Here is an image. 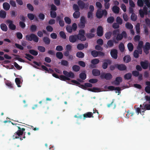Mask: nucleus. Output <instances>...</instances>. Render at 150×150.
Segmentation results:
<instances>
[{"label":"nucleus","instance_id":"obj_1","mask_svg":"<svg viewBox=\"0 0 150 150\" xmlns=\"http://www.w3.org/2000/svg\"><path fill=\"white\" fill-rule=\"evenodd\" d=\"M25 38L26 40L27 41H31L33 40L36 42H38L39 40V38L38 36L33 33L27 35L25 36Z\"/></svg>","mask_w":150,"mask_h":150},{"label":"nucleus","instance_id":"obj_2","mask_svg":"<svg viewBox=\"0 0 150 150\" xmlns=\"http://www.w3.org/2000/svg\"><path fill=\"white\" fill-rule=\"evenodd\" d=\"M85 31L83 29H81L79 30V33L76 35L78 40H80L81 41H84L86 40V38L85 36Z\"/></svg>","mask_w":150,"mask_h":150},{"label":"nucleus","instance_id":"obj_3","mask_svg":"<svg viewBox=\"0 0 150 150\" xmlns=\"http://www.w3.org/2000/svg\"><path fill=\"white\" fill-rule=\"evenodd\" d=\"M77 4L79 8L81 9L84 8L87 9L88 7L89 4L88 2L85 3L81 0H79L77 2Z\"/></svg>","mask_w":150,"mask_h":150},{"label":"nucleus","instance_id":"obj_4","mask_svg":"<svg viewBox=\"0 0 150 150\" xmlns=\"http://www.w3.org/2000/svg\"><path fill=\"white\" fill-rule=\"evenodd\" d=\"M25 131V129L24 128H22L21 130H18L14 133L13 136V138L14 139L19 138V137L23 135V132Z\"/></svg>","mask_w":150,"mask_h":150},{"label":"nucleus","instance_id":"obj_5","mask_svg":"<svg viewBox=\"0 0 150 150\" xmlns=\"http://www.w3.org/2000/svg\"><path fill=\"white\" fill-rule=\"evenodd\" d=\"M127 37V33L125 31H123L121 33H119L118 34L115 38V39L118 42L119 41H121L123 37L126 38Z\"/></svg>","mask_w":150,"mask_h":150},{"label":"nucleus","instance_id":"obj_6","mask_svg":"<svg viewBox=\"0 0 150 150\" xmlns=\"http://www.w3.org/2000/svg\"><path fill=\"white\" fill-rule=\"evenodd\" d=\"M100 77L102 79H104L106 80H110L112 78V74L109 73H102L100 76Z\"/></svg>","mask_w":150,"mask_h":150},{"label":"nucleus","instance_id":"obj_7","mask_svg":"<svg viewBox=\"0 0 150 150\" xmlns=\"http://www.w3.org/2000/svg\"><path fill=\"white\" fill-rule=\"evenodd\" d=\"M86 22V20L84 16H82L80 18V22L78 24V26L81 28L85 27Z\"/></svg>","mask_w":150,"mask_h":150},{"label":"nucleus","instance_id":"obj_8","mask_svg":"<svg viewBox=\"0 0 150 150\" xmlns=\"http://www.w3.org/2000/svg\"><path fill=\"white\" fill-rule=\"evenodd\" d=\"M6 23L9 24L8 27L10 30H15L16 29V26L13 24V21L10 20H8L6 21Z\"/></svg>","mask_w":150,"mask_h":150},{"label":"nucleus","instance_id":"obj_9","mask_svg":"<svg viewBox=\"0 0 150 150\" xmlns=\"http://www.w3.org/2000/svg\"><path fill=\"white\" fill-rule=\"evenodd\" d=\"M150 49V44L149 42H146L143 48L144 52L146 55L149 53V50Z\"/></svg>","mask_w":150,"mask_h":150},{"label":"nucleus","instance_id":"obj_10","mask_svg":"<svg viewBox=\"0 0 150 150\" xmlns=\"http://www.w3.org/2000/svg\"><path fill=\"white\" fill-rule=\"evenodd\" d=\"M63 74L67 76V77L69 78H74L75 77V75L71 71L68 72L66 71H63Z\"/></svg>","mask_w":150,"mask_h":150},{"label":"nucleus","instance_id":"obj_11","mask_svg":"<svg viewBox=\"0 0 150 150\" xmlns=\"http://www.w3.org/2000/svg\"><path fill=\"white\" fill-rule=\"evenodd\" d=\"M116 67L120 71H125L127 69L126 66L124 64H115Z\"/></svg>","mask_w":150,"mask_h":150},{"label":"nucleus","instance_id":"obj_12","mask_svg":"<svg viewBox=\"0 0 150 150\" xmlns=\"http://www.w3.org/2000/svg\"><path fill=\"white\" fill-rule=\"evenodd\" d=\"M104 62H103L102 67L103 69H105L107 68L108 64H110L112 63L111 60L108 59H105Z\"/></svg>","mask_w":150,"mask_h":150},{"label":"nucleus","instance_id":"obj_13","mask_svg":"<svg viewBox=\"0 0 150 150\" xmlns=\"http://www.w3.org/2000/svg\"><path fill=\"white\" fill-rule=\"evenodd\" d=\"M97 35L99 37H101L103 34V28L101 26L98 27L97 30Z\"/></svg>","mask_w":150,"mask_h":150},{"label":"nucleus","instance_id":"obj_14","mask_svg":"<svg viewBox=\"0 0 150 150\" xmlns=\"http://www.w3.org/2000/svg\"><path fill=\"white\" fill-rule=\"evenodd\" d=\"M120 33V30L118 29H115L112 32V35L113 36V41L115 43H117L118 42L116 41V40L115 39V38L116 37V35H117L119 33Z\"/></svg>","mask_w":150,"mask_h":150},{"label":"nucleus","instance_id":"obj_15","mask_svg":"<svg viewBox=\"0 0 150 150\" xmlns=\"http://www.w3.org/2000/svg\"><path fill=\"white\" fill-rule=\"evenodd\" d=\"M111 57L115 59H116L117 57V51L116 49H112L111 50L110 52Z\"/></svg>","mask_w":150,"mask_h":150},{"label":"nucleus","instance_id":"obj_16","mask_svg":"<svg viewBox=\"0 0 150 150\" xmlns=\"http://www.w3.org/2000/svg\"><path fill=\"white\" fill-rule=\"evenodd\" d=\"M77 40L76 35H71L69 37V40L71 43H74L76 42Z\"/></svg>","mask_w":150,"mask_h":150},{"label":"nucleus","instance_id":"obj_17","mask_svg":"<svg viewBox=\"0 0 150 150\" xmlns=\"http://www.w3.org/2000/svg\"><path fill=\"white\" fill-rule=\"evenodd\" d=\"M140 64L141 66L144 69H147L149 67V63L147 61H141Z\"/></svg>","mask_w":150,"mask_h":150},{"label":"nucleus","instance_id":"obj_18","mask_svg":"<svg viewBox=\"0 0 150 150\" xmlns=\"http://www.w3.org/2000/svg\"><path fill=\"white\" fill-rule=\"evenodd\" d=\"M143 42L142 41H140L139 42L138 47L137 49L139 52L140 54H142V48L143 47Z\"/></svg>","mask_w":150,"mask_h":150},{"label":"nucleus","instance_id":"obj_19","mask_svg":"<svg viewBox=\"0 0 150 150\" xmlns=\"http://www.w3.org/2000/svg\"><path fill=\"white\" fill-rule=\"evenodd\" d=\"M92 74L94 76H98L100 74V71L97 69H93L92 71Z\"/></svg>","mask_w":150,"mask_h":150},{"label":"nucleus","instance_id":"obj_20","mask_svg":"<svg viewBox=\"0 0 150 150\" xmlns=\"http://www.w3.org/2000/svg\"><path fill=\"white\" fill-rule=\"evenodd\" d=\"M93 113L91 112H87V113L83 115V119L84 120L86 117H93Z\"/></svg>","mask_w":150,"mask_h":150},{"label":"nucleus","instance_id":"obj_21","mask_svg":"<svg viewBox=\"0 0 150 150\" xmlns=\"http://www.w3.org/2000/svg\"><path fill=\"white\" fill-rule=\"evenodd\" d=\"M122 81V77H117L115 78V81H114L115 84L116 85H119L120 83Z\"/></svg>","mask_w":150,"mask_h":150},{"label":"nucleus","instance_id":"obj_22","mask_svg":"<svg viewBox=\"0 0 150 150\" xmlns=\"http://www.w3.org/2000/svg\"><path fill=\"white\" fill-rule=\"evenodd\" d=\"M120 8L117 6H114L112 8L113 12L115 13L118 14L119 13Z\"/></svg>","mask_w":150,"mask_h":150},{"label":"nucleus","instance_id":"obj_23","mask_svg":"<svg viewBox=\"0 0 150 150\" xmlns=\"http://www.w3.org/2000/svg\"><path fill=\"white\" fill-rule=\"evenodd\" d=\"M43 42L45 43V44L48 45L50 43V39L47 37H44L43 38Z\"/></svg>","mask_w":150,"mask_h":150},{"label":"nucleus","instance_id":"obj_24","mask_svg":"<svg viewBox=\"0 0 150 150\" xmlns=\"http://www.w3.org/2000/svg\"><path fill=\"white\" fill-rule=\"evenodd\" d=\"M0 27L1 29L5 32H6L8 30V27L7 25L5 24L2 23L0 25Z\"/></svg>","mask_w":150,"mask_h":150},{"label":"nucleus","instance_id":"obj_25","mask_svg":"<svg viewBox=\"0 0 150 150\" xmlns=\"http://www.w3.org/2000/svg\"><path fill=\"white\" fill-rule=\"evenodd\" d=\"M3 8L6 11L9 10L10 6L8 3L7 2H4L3 4Z\"/></svg>","mask_w":150,"mask_h":150},{"label":"nucleus","instance_id":"obj_26","mask_svg":"<svg viewBox=\"0 0 150 150\" xmlns=\"http://www.w3.org/2000/svg\"><path fill=\"white\" fill-rule=\"evenodd\" d=\"M119 49L121 52H123L124 51L125 49V46L123 43L121 42L119 45Z\"/></svg>","mask_w":150,"mask_h":150},{"label":"nucleus","instance_id":"obj_27","mask_svg":"<svg viewBox=\"0 0 150 150\" xmlns=\"http://www.w3.org/2000/svg\"><path fill=\"white\" fill-rule=\"evenodd\" d=\"M96 15L97 17L98 18H102L103 16L102 11L98 10L96 13Z\"/></svg>","mask_w":150,"mask_h":150},{"label":"nucleus","instance_id":"obj_28","mask_svg":"<svg viewBox=\"0 0 150 150\" xmlns=\"http://www.w3.org/2000/svg\"><path fill=\"white\" fill-rule=\"evenodd\" d=\"M6 15V12L3 10L0 11V17L2 18H5Z\"/></svg>","mask_w":150,"mask_h":150},{"label":"nucleus","instance_id":"obj_29","mask_svg":"<svg viewBox=\"0 0 150 150\" xmlns=\"http://www.w3.org/2000/svg\"><path fill=\"white\" fill-rule=\"evenodd\" d=\"M59 79L61 80L64 81H66V80H70V78L67 77V76H65V75L64 76L62 75H60L59 76Z\"/></svg>","mask_w":150,"mask_h":150},{"label":"nucleus","instance_id":"obj_30","mask_svg":"<svg viewBox=\"0 0 150 150\" xmlns=\"http://www.w3.org/2000/svg\"><path fill=\"white\" fill-rule=\"evenodd\" d=\"M25 55L26 56L25 58L29 61H31V59H33L34 58L33 56L29 54L26 53Z\"/></svg>","mask_w":150,"mask_h":150},{"label":"nucleus","instance_id":"obj_31","mask_svg":"<svg viewBox=\"0 0 150 150\" xmlns=\"http://www.w3.org/2000/svg\"><path fill=\"white\" fill-rule=\"evenodd\" d=\"M80 15V13L79 11H75L73 14V16L75 18H79Z\"/></svg>","mask_w":150,"mask_h":150},{"label":"nucleus","instance_id":"obj_32","mask_svg":"<svg viewBox=\"0 0 150 150\" xmlns=\"http://www.w3.org/2000/svg\"><path fill=\"white\" fill-rule=\"evenodd\" d=\"M132 77V74L131 73H128L125 74L124 76V78L126 80L130 79Z\"/></svg>","mask_w":150,"mask_h":150},{"label":"nucleus","instance_id":"obj_33","mask_svg":"<svg viewBox=\"0 0 150 150\" xmlns=\"http://www.w3.org/2000/svg\"><path fill=\"white\" fill-rule=\"evenodd\" d=\"M37 49L41 52H44L46 50L45 48L42 46H38Z\"/></svg>","mask_w":150,"mask_h":150},{"label":"nucleus","instance_id":"obj_34","mask_svg":"<svg viewBox=\"0 0 150 150\" xmlns=\"http://www.w3.org/2000/svg\"><path fill=\"white\" fill-rule=\"evenodd\" d=\"M79 78L83 80L85 79L86 78V75L85 72H82L79 74Z\"/></svg>","mask_w":150,"mask_h":150},{"label":"nucleus","instance_id":"obj_35","mask_svg":"<svg viewBox=\"0 0 150 150\" xmlns=\"http://www.w3.org/2000/svg\"><path fill=\"white\" fill-rule=\"evenodd\" d=\"M77 48L79 50H82L85 47L84 45L82 43H79L77 45Z\"/></svg>","mask_w":150,"mask_h":150},{"label":"nucleus","instance_id":"obj_36","mask_svg":"<svg viewBox=\"0 0 150 150\" xmlns=\"http://www.w3.org/2000/svg\"><path fill=\"white\" fill-rule=\"evenodd\" d=\"M127 47L129 51L131 52L133 51L134 47L132 43H129L127 45Z\"/></svg>","mask_w":150,"mask_h":150},{"label":"nucleus","instance_id":"obj_37","mask_svg":"<svg viewBox=\"0 0 150 150\" xmlns=\"http://www.w3.org/2000/svg\"><path fill=\"white\" fill-rule=\"evenodd\" d=\"M29 51V53L33 55L37 56L38 54V51L34 50H30Z\"/></svg>","mask_w":150,"mask_h":150},{"label":"nucleus","instance_id":"obj_38","mask_svg":"<svg viewBox=\"0 0 150 150\" xmlns=\"http://www.w3.org/2000/svg\"><path fill=\"white\" fill-rule=\"evenodd\" d=\"M84 56V54L82 52H78L76 53V56L79 58H83Z\"/></svg>","mask_w":150,"mask_h":150},{"label":"nucleus","instance_id":"obj_39","mask_svg":"<svg viewBox=\"0 0 150 150\" xmlns=\"http://www.w3.org/2000/svg\"><path fill=\"white\" fill-rule=\"evenodd\" d=\"M37 26L35 25H32L30 27V30L32 32H35L37 30Z\"/></svg>","mask_w":150,"mask_h":150},{"label":"nucleus","instance_id":"obj_40","mask_svg":"<svg viewBox=\"0 0 150 150\" xmlns=\"http://www.w3.org/2000/svg\"><path fill=\"white\" fill-rule=\"evenodd\" d=\"M72 69L74 71L78 72L79 71L80 67L79 66L74 65L72 67Z\"/></svg>","mask_w":150,"mask_h":150},{"label":"nucleus","instance_id":"obj_41","mask_svg":"<svg viewBox=\"0 0 150 150\" xmlns=\"http://www.w3.org/2000/svg\"><path fill=\"white\" fill-rule=\"evenodd\" d=\"M112 33L110 31L106 32L105 34V38L107 39H109L111 37Z\"/></svg>","mask_w":150,"mask_h":150},{"label":"nucleus","instance_id":"obj_42","mask_svg":"<svg viewBox=\"0 0 150 150\" xmlns=\"http://www.w3.org/2000/svg\"><path fill=\"white\" fill-rule=\"evenodd\" d=\"M139 54H140V53L139 50H135L134 52L133 56L134 57L138 58L139 57Z\"/></svg>","mask_w":150,"mask_h":150},{"label":"nucleus","instance_id":"obj_43","mask_svg":"<svg viewBox=\"0 0 150 150\" xmlns=\"http://www.w3.org/2000/svg\"><path fill=\"white\" fill-rule=\"evenodd\" d=\"M123 60L125 62H128L131 60L130 57L129 56L127 55L125 56L123 58Z\"/></svg>","mask_w":150,"mask_h":150},{"label":"nucleus","instance_id":"obj_44","mask_svg":"<svg viewBox=\"0 0 150 150\" xmlns=\"http://www.w3.org/2000/svg\"><path fill=\"white\" fill-rule=\"evenodd\" d=\"M116 21L119 25H122V20L120 16H117L116 18Z\"/></svg>","mask_w":150,"mask_h":150},{"label":"nucleus","instance_id":"obj_45","mask_svg":"<svg viewBox=\"0 0 150 150\" xmlns=\"http://www.w3.org/2000/svg\"><path fill=\"white\" fill-rule=\"evenodd\" d=\"M56 57L59 59H61L63 57V54L61 52H57L56 54Z\"/></svg>","mask_w":150,"mask_h":150},{"label":"nucleus","instance_id":"obj_46","mask_svg":"<svg viewBox=\"0 0 150 150\" xmlns=\"http://www.w3.org/2000/svg\"><path fill=\"white\" fill-rule=\"evenodd\" d=\"M15 81L18 87H20L21 86L20 85L21 82L20 81V79L19 78H16L15 79Z\"/></svg>","mask_w":150,"mask_h":150},{"label":"nucleus","instance_id":"obj_47","mask_svg":"<svg viewBox=\"0 0 150 150\" xmlns=\"http://www.w3.org/2000/svg\"><path fill=\"white\" fill-rule=\"evenodd\" d=\"M91 54L94 57H96L98 56V51L93 50L91 52Z\"/></svg>","mask_w":150,"mask_h":150},{"label":"nucleus","instance_id":"obj_48","mask_svg":"<svg viewBox=\"0 0 150 150\" xmlns=\"http://www.w3.org/2000/svg\"><path fill=\"white\" fill-rule=\"evenodd\" d=\"M65 22L66 24H70L71 23V19L67 16H66L64 18Z\"/></svg>","mask_w":150,"mask_h":150},{"label":"nucleus","instance_id":"obj_49","mask_svg":"<svg viewBox=\"0 0 150 150\" xmlns=\"http://www.w3.org/2000/svg\"><path fill=\"white\" fill-rule=\"evenodd\" d=\"M59 34L60 35V36L62 38L64 39H66V38L67 36L66 35L64 32L62 31L60 32H59Z\"/></svg>","mask_w":150,"mask_h":150},{"label":"nucleus","instance_id":"obj_50","mask_svg":"<svg viewBox=\"0 0 150 150\" xmlns=\"http://www.w3.org/2000/svg\"><path fill=\"white\" fill-rule=\"evenodd\" d=\"M61 64L62 65L67 67L68 65L69 62L66 60H62L61 61Z\"/></svg>","mask_w":150,"mask_h":150},{"label":"nucleus","instance_id":"obj_51","mask_svg":"<svg viewBox=\"0 0 150 150\" xmlns=\"http://www.w3.org/2000/svg\"><path fill=\"white\" fill-rule=\"evenodd\" d=\"M125 26L127 28L130 30L132 29L133 28V26L132 24L129 23V22H127V23H126Z\"/></svg>","mask_w":150,"mask_h":150},{"label":"nucleus","instance_id":"obj_52","mask_svg":"<svg viewBox=\"0 0 150 150\" xmlns=\"http://www.w3.org/2000/svg\"><path fill=\"white\" fill-rule=\"evenodd\" d=\"M99 62V60L97 59H94L91 61V63L92 64H94L95 65Z\"/></svg>","mask_w":150,"mask_h":150},{"label":"nucleus","instance_id":"obj_53","mask_svg":"<svg viewBox=\"0 0 150 150\" xmlns=\"http://www.w3.org/2000/svg\"><path fill=\"white\" fill-rule=\"evenodd\" d=\"M113 40H110L108 41L107 44L108 45V47H112L114 45V43Z\"/></svg>","mask_w":150,"mask_h":150},{"label":"nucleus","instance_id":"obj_54","mask_svg":"<svg viewBox=\"0 0 150 150\" xmlns=\"http://www.w3.org/2000/svg\"><path fill=\"white\" fill-rule=\"evenodd\" d=\"M27 16L30 20H33L34 19L35 15L31 13H29L27 14Z\"/></svg>","mask_w":150,"mask_h":150},{"label":"nucleus","instance_id":"obj_55","mask_svg":"<svg viewBox=\"0 0 150 150\" xmlns=\"http://www.w3.org/2000/svg\"><path fill=\"white\" fill-rule=\"evenodd\" d=\"M114 21V18L113 16H110L107 19V21L108 23H112Z\"/></svg>","mask_w":150,"mask_h":150},{"label":"nucleus","instance_id":"obj_56","mask_svg":"<svg viewBox=\"0 0 150 150\" xmlns=\"http://www.w3.org/2000/svg\"><path fill=\"white\" fill-rule=\"evenodd\" d=\"M73 9L75 11H79L80 8L78 5L76 4H74L73 5Z\"/></svg>","mask_w":150,"mask_h":150},{"label":"nucleus","instance_id":"obj_57","mask_svg":"<svg viewBox=\"0 0 150 150\" xmlns=\"http://www.w3.org/2000/svg\"><path fill=\"white\" fill-rule=\"evenodd\" d=\"M50 15L51 18H54L56 17L57 13L55 12L51 11L50 12Z\"/></svg>","mask_w":150,"mask_h":150},{"label":"nucleus","instance_id":"obj_58","mask_svg":"<svg viewBox=\"0 0 150 150\" xmlns=\"http://www.w3.org/2000/svg\"><path fill=\"white\" fill-rule=\"evenodd\" d=\"M6 84L9 86L10 88H13V85L11 81H7L5 82Z\"/></svg>","mask_w":150,"mask_h":150},{"label":"nucleus","instance_id":"obj_59","mask_svg":"<svg viewBox=\"0 0 150 150\" xmlns=\"http://www.w3.org/2000/svg\"><path fill=\"white\" fill-rule=\"evenodd\" d=\"M27 8L31 11H33L34 10V8L32 4L30 3H28L27 4Z\"/></svg>","mask_w":150,"mask_h":150},{"label":"nucleus","instance_id":"obj_60","mask_svg":"<svg viewBox=\"0 0 150 150\" xmlns=\"http://www.w3.org/2000/svg\"><path fill=\"white\" fill-rule=\"evenodd\" d=\"M137 16L134 13H132V14L131 16V18L132 20L134 21H136L137 19Z\"/></svg>","mask_w":150,"mask_h":150},{"label":"nucleus","instance_id":"obj_61","mask_svg":"<svg viewBox=\"0 0 150 150\" xmlns=\"http://www.w3.org/2000/svg\"><path fill=\"white\" fill-rule=\"evenodd\" d=\"M86 36L87 38H91L94 37L95 35L92 33H87L86 34Z\"/></svg>","mask_w":150,"mask_h":150},{"label":"nucleus","instance_id":"obj_62","mask_svg":"<svg viewBox=\"0 0 150 150\" xmlns=\"http://www.w3.org/2000/svg\"><path fill=\"white\" fill-rule=\"evenodd\" d=\"M16 36L17 38L19 39H22L23 38V35L20 32H18L16 33Z\"/></svg>","mask_w":150,"mask_h":150},{"label":"nucleus","instance_id":"obj_63","mask_svg":"<svg viewBox=\"0 0 150 150\" xmlns=\"http://www.w3.org/2000/svg\"><path fill=\"white\" fill-rule=\"evenodd\" d=\"M66 29L67 32L69 33H71L73 31L71 25L67 26L66 27Z\"/></svg>","mask_w":150,"mask_h":150},{"label":"nucleus","instance_id":"obj_64","mask_svg":"<svg viewBox=\"0 0 150 150\" xmlns=\"http://www.w3.org/2000/svg\"><path fill=\"white\" fill-rule=\"evenodd\" d=\"M72 30L75 31L77 28V25L76 23H73L71 26Z\"/></svg>","mask_w":150,"mask_h":150}]
</instances>
